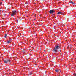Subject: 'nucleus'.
Here are the masks:
<instances>
[{
    "label": "nucleus",
    "instance_id": "nucleus-1",
    "mask_svg": "<svg viewBox=\"0 0 76 76\" xmlns=\"http://www.w3.org/2000/svg\"><path fill=\"white\" fill-rule=\"evenodd\" d=\"M58 48H59L58 46L57 45L55 46V48L53 50V51L54 52V54H56V53L57 52V49H58Z\"/></svg>",
    "mask_w": 76,
    "mask_h": 76
},
{
    "label": "nucleus",
    "instance_id": "nucleus-6",
    "mask_svg": "<svg viewBox=\"0 0 76 76\" xmlns=\"http://www.w3.org/2000/svg\"><path fill=\"white\" fill-rule=\"evenodd\" d=\"M55 72H57V73H58V72H59V71L58 70H55Z\"/></svg>",
    "mask_w": 76,
    "mask_h": 76
},
{
    "label": "nucleus",
    "instance_id": "nucleus-11",
    "mask_svg": "<svg viewBox=\"0 0 76 76\" xmlns=\"http://www.w3.org/2000/svg\"><path fill=\"white\" fill-rule=\"evenodd\" d=\"M7 34H5V36H4V37L5 38H6V37H7Z\"/></svg>",
    "mask_w": 76,
    "mask_h": 76
},
{
    "label": "nucleus",
    "instance_id": "nucleus-7",
    "mask_svg": "<svg viewBox=\"0 0 76 76\" xmlns=\"http://www.w3.org/2000/svg\"><path fill=\"white\" fill-rule=\"evenodd\" d=\"M4 63H7V61H6V60H4Z\"/></svg>",
    "mask_w": 76,
    "mask_h": 76
},
{
    "label": "nucleus",
    "instance_id": "nucleus-3",
    "mask_svg": "<svg viewBox=\"0 0 76 76\" xmlns=\"http://www.w3.org/2000/svg\"><path fill=\"white\" fill-rule=\"evenodd\" d=\"M55 12V11L53 10H50L49 11V13H50L51 14L52 13H54Z\"/></svg>",
    "mask_w": 76,
    "mask_h": 76
},
{
    "label": "nucleus",
    "instance_id": "nucleus-4",
    "mask_svg": "<svg viewBox=\"0 0 76 76\" xmlns=\"http://www.w3.org/2000/svg\"><path fill=\"white\" fill-rule=\"evenodd\" d=\"M7 63H8V62L9 63H10V61H10V59H7Z\"/></svg>",
    "mask_w": 76,
    "mask_h": 76
},
{
    "label": "nucleus",
    "instance_id": "nucleus-14",
    "mask_svg": "<svg viewBox=\"0 0 76 76\" xmlns=\"http://www.w3.org/2000/svg\"><path fill=\"white\" fill-rule=\"evenodd\" d=\"M34 16H35V17L36 14H34Z\"/></svg>",
    "mask_w": 76,
    "mask_h": 76
},
{
    "label": "nucleus",
    "instance_id": "nucleus-17",
    "mask_svg": "<svg viewBox=\"0 0 76 76\" xmlns=\"http://www.w3.org/2000/svg\"><path fill=\"white\" fill-rule=\"evenodd\" d=\"M31 74H32V73H31Z\"/></svg>",
    "mask_w": 76,
    "mask_h": 76
},
{
    "label": "nucleus",
    "instance_id": "nucleus-13",
    "mask_svg": "<svg viewBox=\"0 0 76 76\" xmlns=\"http://www.w3.org/2000/svg\"><path fill=\"white\" fill-rule=\"evenodd\" d=\"M74 76H76V73H75L74 74Z\"/></svg>",
    "mask_w": 76,
    "mask_h": 76
},
{
    "label": "nucleus",
    "instance_id": "nucleus-10",
    "mask_svg": "<svg viewBox=\"0 0 76 76\" xmlns=\"http://www.w3.org/2000/svg\"><path fill=\"white\" fill-rule=\"evenodd\" d=\"M7 42L8 43V44H10V41L9 40Z\"/></svg>",
    "mask_w": 76,
    "mask_h": 76
},
{
    "label": "nucleus",
    "instance_id": "nucleus-5",
    "mask_svg": "<svg viewBox=\"0 0 76 76\" xmlns=\"http://www.w3.org/2000/svg\"><path fill=\"white\" fill-rule=\"evenodd\" d=\"M57 14L58 15H60L61 14V15L62 14H63V13L61 12H59L57 13Z\"/></svg>",
    "mask_w": 76,
    "mask_h": 76
},
{
    "label": "nucleus",
    "instance_id": "nucleus-9",
    "mask_svg": "<svg viewBox=\"0 0 76 76\" xmlns=\"http://www.w3.org/2000/svg\"><path fill=\"white\" fill-rule=\"evenodd\" d=\"M71 46H72V45H69L68 46V48H71Z\"/></svg>",
    "mask_w": 76,
    "mask_h": 76
},
{
    "label": "nucleus",
    "instance_id": "nucleus-2",
    "mask_svg": "<svg viewBox=\"0 0 76 76\" xmlns=\"http://www.w3.org/2000/svg\"><path fill=\"white\" fill-rule=\"evenodd\" d=\"M11 16H13L14 15H15L16 13H17V11L16 10L13 11L11 12Z\"/></svg>",
    "mask_w": 76,
    "mask_h": 76
},
{
    "label": "nucleus",
    "instance_id": "nucleus-15",
    "mask_svg": "<svg viewBox=\"0 0 76 76\" xmlns=\"http://www.w3.org/2000/svg\"><path fill=\"white\" fill-rule=\"evenodd\" d=\"M31 16H34V15L32 14V15H31Z\"/></svg>",
    "mask_w": 76,
    "mask_h": 76
},
{
    "label": "nucleus",
    "instance_id": "nucleus-16",
    "mask_svg": "<svg viewBox=\"0 0 76 76\" xmlns=\"http://www.w3.org/2000/svg\"><path fill=\"white\" fill-rule=\"evenodd\" d=\"M72 60H73V58H72Z\"/></svg>",
    "mask_w": 76,
    "mask_h": 76
},
{
    "label": "nucleus",
    "instance_id": "nucleus-12",
    "mask_svg": "<svg viewBox=\"0 0 76 76\" xmlns=\"http://www.w3.org/2000/svg\"><path fill=\"white\" fill-rule=\"evenodd\" d=\"M2 4V2H0V6Z\"/></svg>",
    "mask_w": 76,
    "mask_h": 76
},
{
    "label": "nucleus",
    "instance_id": "nucleus-8",
    "mask_svg": "<svg viewBox=\"0 0 76 76\" xmlns=\"http://www.w3.org/2000/svg\"><path fill=\"white\" fill-rule=\"evenodd\" d=\"M69 3H72V4H74V3L72 1L69 2Z\"/></svg>",
    "mask_w": 76,
    "mask_h": 76
}]
</instances>
